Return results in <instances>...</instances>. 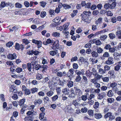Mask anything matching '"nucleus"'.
<instances>
[{
	"mask_svg": "<svg viewBox=\"0 0 121 121\" xmlns=\"http://www.w3.org/2000/svg\"><path fill=\"white\" fill-rule=\"evenodd\" d=\"M57 83L56 79L55 78H52L51 81L49 82V86L50 88L52 90L54 89Z\"/></svg>",
	"mask_w": 121,
	"mask_h": 121,
	"instance_id": "obj_1",
	"label": "nucleus"
},
{
	"mask_svg": "<svg viewBox=\"0 0 121 121\" xmlns=\"http://www.w3.org/2000/svg\"><path fill=\"white\" fill-rule=\"evenodd\" d=\"M56 75L58 76L60 78H63L66 76V73L65 71H64L63 72L59 71L57 73Z\"/></svg>",
	"mask_w": 121,
	"mask_h": 121,
	"instance_id": "obj_2",
	"label": "nucleus"
},
{
	"mask_svg": "<svg viewBox=\"0 0 121 121\" xmlns=\"http://www.w3.org/2000/svg\"><path fill=\"white\" fill-rule=\"evenodd\" d=\"M113 56L114 59L117 61L119 60L120 59V54L117 52H115L113 54Z\"/></svg>",
	"mask_w": 121,
	"mask_h": 121,
	"instance_id": "obj_3",
	"label": "nucleus"
},
{
	"mask_svg": "<svg viewBox=\"0 0 121 121\" xmlns=\"http://www.w3.org/2000/svg\"><path fill=\"white\" fill-rule=\"evenodd\" d=\"M37 58V56H34L33 57V59H32V61L31 62V63H30L32 66L34 68L35 67V66L37 63V61L36 60Z\"/></svg>",
	"mask_w": 121,
	"mask_h": 121,
	"instance_id": "obj_4",
	"label": "nucleus"
},
{
	"mask_svg": "<svg viewBox=\"0 0 121 121\" xmlns=\"http://www.w3.org/2000/svg\"><path fill=\"white\" fill-rule=\"evenodd\" d=\"M74 88L77 95L80 96L82 94V93L80 89L78 88L76 86L74 87Z\"/></svg>",
	"mask_w": 121,
	"mask_h": 121,
	"instance_id": "obj_5",
	"label": "nucleus"
},
{
	"mask_svg": "<svg viewBox=\"0 0 121 121\" xmlns=\"http://www.w3.org/2000/svg\"><path fill=\"white\" fill-rule=\"evenodd\" d=\"M97 95V98L100 100H101L106 95V94L105 92H101L98 94Z\"/></svg>",
	"mask_w": 121,
	"mask_h": 121,
	"instance_id": "obj_6",
	"label": "nucleus"
},
{
	"mask_svg": "<svg viewBox=\"0 0 121 121\" xmlns=\"http://www.w3.org/2000/svg\"><path fill=\"white\" fill-rule=\"evenodd\" d=\"M114 62L112 57H109L107 60L105 61V63L108 65H110L113 63Z\"/></svg>",
	"mask_w": 121,
	"mask_h": 121,
	"instance_id": "obj_7",
	"label": "nucleus"
},
{
	"mask_svg": "<svg viewBox=\"0 0 121 121\" xmlns=\"http://www.w3.org/2000/svg\"><path fill=\"white\" fill-rule=\"evenodd\" d=\"M84 70L83 69H81V71L76 70L75 71V73L78 76H80L81 75H83L84 74Z\"/></svg>",
	"mask_w": 121,
	"mask_h": 121,
	"instance_id": "obj_8",
	"label": "nucleus"
},
{
	"mask_svg": "<svg viewBox=\"0 0 121 121\" xmlns=\"http://www.w3.org/2000/svg\"><path fill=\"white\" fill-rule=\"evenodd\" d=\"M17 57L16 54L13 53V54H9L8 55V59L10 60H13L15 59Z\"/></svg>",
	"mask_w": 121,
	"mask_h": 121,
	"instance_id": "obj_9",
	"label": "nucleus"
},
{
	"mask_svg": "<svg viewBox=\"0 0 121 121\" xmlns=\"http://www.w3.org/2000/svg\"><path fill=\"white\" fill-rule=\"evenodd\" d=\"M117 65L114 67V69L115 70L118 71L121 67V62H117Z\"/></svg>",
	"mask_w": 121,
	"mask_h": 121,
	"instance_id": "obj_10",
	"label": "nucleus"
},
{
	"mask_svg": "<svg viewBox=\"0 0 121 121\" xmlns=\"http://www.w3.org/2000/svg\"><path fill=\"white\" fill-rule=\"evenodd\" d=\"M32 42L33 43H34L35 44H37L40 47H41V46L42 42L41 41H38L36 40L33 39L32 40Z\"/></svg>",
	"mask_w": 121,
	"mask_h": 121,
	"instance_id": "obj_11",
	"label": "nucleus"
},
{
	"mask_svg": "<svg viewBox=\"0 0 121 121\" xmlns=\"http://www.w3.org/2000/svg\"><path fill=\"white\" fill-rule=\"evenodd\" d=\"M117 85V83L115 82H113L111 83L110 84V86L112 87V89L116 90L117 89V87L116 86Z\"/></svg>",
	"mask_w": 121,
	"mask_h": 121,
	"instance_id": "obj_12",
	"label": "nucleus"
},
{
	"mask_svg": "<svg viewBox=\"0 0 121 121\" xmlns=\"http://www.w3.org/2000/svg\"><path fill=\"white\" fill-rule=\"evenodd\" d=\"M62 91L65 95H68L69 92V90L68 88H64L62 90Z\"/></svg>",
	"mask_w": 121,
	"mask_h": 121,
	"instance_id": "obj_13",
	"label": "nucleus"
},
{
	"mask_svg": "<svg viewBox=\"0 0 121 121\" xmlns=\"http://www.w3.org/2000/svg\"><path fill=\"white\" fill-rule=\"evenodd\" d=\"M42 100L40 99L35 100L34 102V104L35 105H39L42 103Z\"/></svg>",
	"mask_w": 121,
	"mask_h": 121,
	"instance_id": "obj_14",
	"label": "nucleus"
},
{
	"mask_svg": "<svg viewBox=\"0 0 121 121\" xmlns=\"http://www.w3.org/2000/svg\"><path fill=\"white\" fill-rule=\"evenodd\" d=\"M107 95L109 97H111L113 96L114 93L111 90H109L107 92Z\"/></svg>",
	"mask_w": 121,
	"mask_h": 121,
	"instance_id": "obj_15",
	"label": "nucleus"
},
{
	"mask_svg": "<svg viewBox=\"0 0 121 121\" xmlns=\"http://www.w3.org/2000/svg\"><path fill=\"white\" fill-rule=\"evenodd\" d=\"M54 92L52 90L49 91L46 93L47 96L49 97H50L52 96L54 94Z\"/></svg>",
	"mask_w": 121,
	"mask_h": 121,
	"instance_id": "obj_16",
	"label": "nucleus"
},
{
	"mask_svg": "<svg viewBox=\"0 0 121 121\" xmlns=\"http://www.w3.org/2000/svg\"><path fill=\"white\" fill-rule=\"evenodd\" d=\"M94 77L96 79L99 80L103 77L102 75H100L98 73H96L94 76Z\"/></svg>",
	"mask_w": 121,
	"mask_h": 121,
	"instance_id": "obj_17",
	"label": "nucleus"
},
{
	"mask_svg": "<svg viewBox=\"0 0 121 121\" xmlns=\"http://www.w3.org/2000/svg\"><path fill=\"white\" fill-rule=\"evenodd\" d=\"M103 19L101 17H99L98 19L96 21L95 23L97 25L100 24L102 22Z\"/></svg>",
	"mask_w": 121,
	"mask_h": 121,
	"instance_id": "obj_18",
	"label": "nucleus"
},
{
	"mask_svg": "<svg viewBox=\"0 0 121 121\" xmlns=\"http://www.w3.org/2000/svg\"><path fill=\"white\" fill-rule=\"evenodd\" d=\"M116 34L119 39H121V30H117Z\"/></svg>",
	"mask_w": 121,
	"mask_h": 121,
	"instance_id": "obj_19",
	"label": "nucleus"
},
{
	"mask_svg": "<svg viewBox=\"0 0 121 121\" xmlns=\"http://www.w3.org/2000/svg\"><path fill=\"white\" fill-rule=\"evenodd\" d=\"M25 99L24 98L21 99L19 102V105L22 107L24 106V104L25 101Z\"/></svg>",
	"mask_w": 121,
	"mask_h": 121,
	"instance_id": "obj_20",
	"label": "nucleus"
},
{
	"mask_svg": "<svg viewBox=\"0 0 121 121\" xmlns=\"http://www.w3.org/2000/svg\"><path fill=\"white\" fill-rule=\"evenodd\" d=\"M98 73L101 74H103L105 73L106 72L104 69L101 68L99 69Z\"/></svg>",
	"mask_w": 121,
	"mask_h": 121,
	"instance_id": "obj_21",
	"label": "nucleus"
},
{
	"mask_svg": "<svg viewBox=\"0 0 121 121\" xmlns=\"http://www.w3.org/2000/svg\"><path fill=\"white\" fill-rule=\"evenodd\" d=\"M91 54L92 56L94 57H96L98 56V54L97 52L94 51L92 52Z\"/></svg>",
	"mask_w": 121,
	"mask_h": 121,
	"instance_id": "obj_22",
	"label": "nucleus"
},
{
	"mask_svg": "<svg viewBox=\"0 0 121 121\" xmlns=\"http://www.w3.org/2000/svg\"><path fill=\"white\" fill-rule=\"evenodd\" d=\"M27 67L28 69L30 72L31 71L32 69H34L33 67L30 64V63H27Z\"/></svg>",
	"mask_w": 121,
	"mask_h": 121,
	"instance_id": "obj_23",
	"label": "nucleus"
},
{
	"mask_svg": "<svg viewBox=\"0 0 121 121\" xmlns=\"http://www.w3.org/2000/svg\"><path fill=\"white\" fill-rule=\"evenodd\" d=\"M24 91V94L26 95H29L31 93L30 91L28 88H27Z\"/></svg>",
	"mask_w": 121,
	"mask_h": 121,
	"instance_id": "obj_24",
	"label": "nucleus"
},
{
	"mask_svg": "<svg viewBox=\"0 0 121 121\" xmlns=\"http://www.w3.org/2000/svg\"><path fill=\"white\" fill-rule=\"evenodd\" d=\"M38 91V89L36 87H34L30 89V91L32 94H34L36 92Z\"/></svg>",
	"mask_w": 121,
	"mask_h": 121,
	"instance_id": "obj_25",
	"label": "nucleus"
},
{
	"mask_svg": "<svg viewBox=\"0 0 121 121\" xmlns=\"http://www.w3.org/2000/svg\"><path fill=\"white\" fill-rule=\"evenodd\" d=\"M60 34L57 32H54L52 34V35L53 36L56 37H59Z\"/></svg>",
	"mask_w": 121,
	"mask_h": 121,
	"instance_id": "obj_26",
	"label": "nucleus"
},
{
	"mask_svg": "<svg viewBox=\"0 0 121 121\" xmlns=\"http://www.w3.org/2000/svg\"><path fill=\"white\" fill-rule=\"evenodd\" d=\"M15 6L16 8H21L22 7V5L21 4L19 3H15Z\"/></svg>",
	"mask_w": 121,
	"mask_h": 121,
	"instance_id": "obj_27",
	"label": "nucleus"
},
{
	"mask_svg": "<svg viewBox=\"0 0 121 121\" xmlns=\"http://www.w3.org/2000/svg\"><path fill=\"white\" fill-rule=\"evenodd\" d=\"M95 116V117L97 119H100L102 117V116L100 113L96 114Z\"/></svg>",
	"mask_w": 121,
	"mask_h": 121,
	"instance_id": "obj_28",
	"label": "nucleus"
},
{
	"mask_svg": "<svg viewBox=\"0 0 121 121\" xmlns=\"http://www.w3.org/2000/svg\"><path fill=\"white\" fill-rule=\"evenodd\" d=\"M69 25V23H67L64 24L62 26L63 28V30H65L68 28Z\"/></svg>",
	"mask_w": 121,
	"mask_h": 121,
	"instance_id": "obj_29",
	"label": "nucleus"
},
{
	"mask_svg": "<svg viewBox=\"0 0 121 121\" xmlns=\"http://www.w3.org/2000/svg\"><path fill=\"white\" fill-rule=\"evenodd\" d=\"M107 100L108 103H113L114 101V99L112 98L108 99Z\"/></svg>",
	"mask_w": 121,
	"mask_h": 121,
	"instance_id": "obj_30",
	"label": "nucleus"
},
{
	"mask_svg": "<svg viewBox=\"0 0 121 121\" xmlns=\"http://www.w3.org/2000/svg\"><path fill=\"white\" fill-rule=\"evenodd\" d=\"M58 96L57 95H55L51 97V99L52 101H55L57 100Z\"/></svg>",
	"mask_w": 121,
	"mask_h": 121,
	"instance_id": "obj_31",
	"label": "nucleus"
},
{
	"mask_svg": "<svg viewBox=\"0 0 121 121\" xmlns=\"http://www.w3.org/2000/svg\"><path fill=\"white\" fill-rule=\"evenodd\" d=\"M92 73L89 70H88L86 72V74L88 77L90 78L91 75Z\"/></svg>",
	"mask_w": 121,
	"mask_h": 121,
	"instance_id": "obj_32",
	"label": "nucleus"
},
{
	"mask_svg": "<svg viewBox=\"0 0 121 121\" xmlns=\"http://www.w3.org/2000/svg\"><path fill=\"white\" fill-rule=\"evenodd\" d=\"M91 12L90 11H84L83 12V14L87 16H89L91 14Z\"/></svg>",
	"mask_w": 121,
	"mask_h": 121,
	"instance_id": "obj_33",
	"label": "nucleus"
},
{
	"mask_svg": "<svg viewBox=\"0 0 121 121\" xmlns=\"http://www.w3.org/2000/svg\"><path fill=\"white\" fill-rule=\"evenodd\" d=\"M60 18L58 17H56L53 20V21L56 23H57L60 21Z\"/></svg>",
	"mask_w": 121,
	"mask_h": 121,
	"instance_id": "obj_34",
	"label": "nucleus"
},
{
	"mask_svg": "<svg viewBox=\"0 0 121 121\" xmlns=\"http://www.w3.org/2000/svg\"><path fill=\"white\" fill-rule=\"evenodd\" d=\"M91 41H89V43H87V44H86L84 46V47L86 48H90L91 47Z\"/></svg>",
	"mask_w": 121,
	"mask_h": 121,
	"instance_id": "obj_35",
	"label": "nucleus"
},
{
	"mask_svg": "<svg viewBox=\"0 0 121 121\" xmlns=\"http://www.w3.org/2000/svg\"><path fill=\"white\" fill-rule=\"evenodd\" d=\"M109 37L110 38L112 39L115 37V35L113 33H110L109 34Z\"/></svg>",
	"mask_w": 121,
	"mask_h": 121,
	"instance_id": "obj_36",
	"label": "nucleus"
},
{
	"mask_svg": "<svg viewBox=\"0 0 121 121\" xmlns=\"http://www.w3.org/2000/svg\"><path fill=\"white\" fill-rule=\"evenodd\" d=\"M82 78V77L81 76H78L76 77L75 79V81L76 82H79L81 81Z\"/></svg>",
	"mask_w": 121,
	"mask_h": 121,
	"instance_id": "obj_37",
	"label": "nucleus"
},
{
	"mask_svg": "<svg viewBox=\"0 0 121 121\" xmlns=\"http://www.w3.org/2000/svg\"><path fill=\"white\" fill-rule=\"evenodd\" d=\"M45 115V113L44 112H42L40 113L39 115V118L40 120H42L44 118V117Z\"/></svg>",
	"mask_w": 121,
	"mask_h": 121,
	"instance_id": "obj_38",
	"label": "nucleus"
},
{
	"mask_svg": "<svg viewBox=\"0 0 121 121\" xmlns=\"http://www.w3.org/2000/svg\"><path fill=\"white\" fill-rule=\"evenodd\" d=\"M81 98L84 101H86L87 99H88L87 95H82L81 96Z\"/></svg>",
	"mask_w": 121,
	"mask_h": 121,
	"instance_id": "obj_39",
	"label": "nucleus"
},
{
	"mask_svg": "<svg viewBox=\"0 0 121 121\" xmlns=\"http://www.w3.org/2000/svg\"><path fill=\"white\" fill-rule=\"evenodd\" d=\"M36 79L38 80H40L43 77L40 74L38 73L36 74Z\"/></svg>",
	"mask_w": 121,
	"mask_h": 121,
	"instance_id": "obj_40",
	"label": "nucleus"
},
{
	"mask_svg": "<svg viewBox=\"0 0 121 121\" xmlns=\"http://www.w3.org/2000/svg\"><path fill=\"white\" fill-rule=\"evenodd\" d=\"M22 69L20 67H17L15 70V71L16 72L18 73H20L22 71Z\"/></svg>",
	"mask_w": 121,
	"mask_h": 121,
	"instance_id": "obj_41",
	"label": "nucleus"
},
{
	"mask_svg": "<svg viewBox=\"0 0 121 121\" xmlns=\"http://www.w3.org/2000/svg\"><path fill=\"white\" fill-rule=\"evenodd\" d=\"M56 91L57 93V95L60 94L61 92V89L60 87H58L56 89Z\"/></svg>",
	"mask_w": 121,
	"mask_h": 121,
	"instance_id": "obj_42",
	"label": "nucleus"
},
{
	"mask_svg": "<svg viewBox=\"0 0 121 121\" xmlns=\"http://www.w3.org/2000/svg\"><path fill=\"white\" fill-rule=\"evenodd\" d=\"M71 7V6L68 4H63V7L65 9H69Z\"/></svg>",
	"mask_w": 121,
	"mask_h": 121,
	"instance_id": "obj_43",
	"label": "nucleus"
},
{
	"mask_svg": "<svg viewBox=\"0 0 121 121\" xmlns=\"http://www.w3.org/2000/svg\"><path fill=\"white\" fill-rule=\"evenodd\" d=\"M116 3L115 2H113L111 5L110 4V8L111 9H114L116 6Z\"/></svg>",
	"mask_w": 121,
	"mask_h": 121,
	"instance_id": "obj_44",
	"label": "nucleus"
},
{
	"mask_svg": "<svg viewBox=\"0 0 121 121\" xmlns=\"http://www.w3.org/2000/svg\"><path fill=\"white\" fill-rule=\"evenodd\" d=\"M48 68V66L46 65H43L41 66V68L43 69L42 70V72H43L47 70V68Z\"/></svg>",
	"mask_w": 121,
	"mask_h": 121,
	"instance_id": "obj_45",
	"label": "nucleus"
},
{
	"mask_svg": "<svg viewBox=\"0 0 121 121\" xmlns=\"http://www.w3.org/2000/svg\"><path fill=\"white\" fill-rule=\"evenodd\" d=\"M40 5L43 8H44L45 7L46 4V2L44 1L40 2Z\"/></svg>",
	"mask_w": 121,
	"mask_h": 121,
	"instance_id": "obj_46",
	"label": "nucleus"
},
{
	"mask_svg": "<svg viewBox=\"0 0 121 121\" xmlns=\"http://www.w3.org/2000/svg\"><path fill=\"white\" fill-rule=\"evenodd\" d=\"M95 97V95L93 94H91L89 97L88 98V99L89 100H90L91 99L94 98Z\"/></svg>",
	"mask_w": 121,
	"mask_h": 121,
	"instance_id": "obj_47",
	"label": "nucleus"
},
{
	"mask_svg": "<svg viewBox=\"0 0 121 121\" xmlns=\"http://www.w3.org/2000/svg\"><path fill=\"white\" fill-rule=\"evenodd\" d=\"M110 69V67L107 65H105L104 67V69L105 72L109 70Z\"/></svg>",
	"mask_w": 121,
	"mask_h": 121,
	"instance_id": "obj_48",
	"label": "nucleus"
},
{
	"mask_svg": "<svg viewBox=\"0 0 121 121\" xmlns=\"http://www.w3.org/2000/svg\"><path fill=\"white\" fill-rule=\"evenodd\" d=\"M110 4L108 3H106L104 5V7L105 9H108L109 8H110Z\"/></svg>",
	"mask_w": 121,
	"mask_h": 121,
	"instance_id": "obj_49",
	"label": "nucleus"
},
{
	"mask_svg": "<svg viewBox=\"0 0 121 121\" xmlns=\"http://www.w3.org/2000/svg\"><path fill=\"white\" fill-rule=\"evenodd\" d=\"M110 56L108 52H105L103 56L104 57H109Z\"/></svg>",
	"mask_w": 121,
	"mask_h": 121,
	"instance_id": "obj_50",
	"label": "nucleus"
},
{
	"mask_svg": "<svg viewBox=\"0 0 121 121\" xmlns=\"http://www.w3.org/2000/svg\"><path fill=\"white\" fill-rule=\"evenodd\" d=\"M49 53L51 55L54 56L56 54V52L55 51H50Z\"/></svg>",
	"mask_w": 121,
	"mask_h": 121,
	"instance_id": "obj_51",
	"label": "nucleus"
},
{
	"mask_svg": "<svg viewBox=\"0 0 121 121\" xmlns=\"http://www.w3.org/2000/svg\"><path fill=\"white\" fill-rule=\"evenodd\" d=\"M24 4L25 6L26 7H28L30 6V3L27 1H25L24 3Z\"/></svg>",
	"mask_w": 121,
	"mask_h": 121,
	"instance_id": "obj_52",
	"label": "nucleus"
},
{
	"mask_svg": "<svg viewBox=\"0 0 121 121\" xmlns=\"http://www.w3.org/2000/svg\"><path fill=\"white\" fill-rule=\"evenodd\" d=\"M97 50V52L98 53H102L103 51L102 49L100 47L98 48Z\"/></svg>",
	"mask_w": 121,
	"mask_h": 121,
	"instance_id": "obj_53",
	"label": "nucleus"
},
{
	"mask_svg": "<svg viewBox=\"0 0 121 121\" xmlns=\"http://www.w3.org/2000/svg\"><path fill=\"white\" fill-rule=\"evenodd\" d=\"M46 15V12L45 11L41 12L40 14L41 17L43 18Z\"/></svg>",
	"mask_w": 121,
	"mask_h": 121,
	"instance_id": "obj_54",
	"label": "nucleus"
},
{
	"mask_svg": "<svg viewBox=\"0 0 121 121\" xmlns=\"http://www.w3.org/2000/svg\"><path fill=\"white\" fill-rule=\"evenodd\" d=\"M99 106V103L97 102H95V104L94 105V107L96 109L98 108Z\"/></svg>",
	"mask_w": 121,
	"mask_h": 121,
	"instance_id": "obj_55",
	"label": "nucleus"
},
{
	"mask_svg": "<svg viewBox=\"0 0 121 121\" xmlns=\"http://www.w3.org/2000/svg\"><path fill=\"white\" fill-rule=\"evenodd\" d=\"M107 37V36L106 35H102L100 37V39L101 40H104Z\"/></svg>",
	"mask_w": 121,
	"mask_h": 121,
	"instance_id": "obj_56",
	"label": "nucleus"
},
{
	"mask_svg": "<svg viewBox=\"0 0 121 121\" xmlns=\"http://www.w3.org/2000/svg\"><path fill=\"white\" fill-rule=\"evenodd\" d=\"M14 82L15 84L17 85H20L21 83V81L18 80H16Z\"/></svg>",
	"mask_w": 121,
	"mask_h": 121,
	"instance_id": "obj_57",
	"label": "nucleus"
},
{
	"mask_svg": "<svg viewBox=\"0 0 121 121\" xmlns=\"http://www.w3.org/2000/svg\"><path fill=\"white\" fill-rule=\"evenodd\" d=\"M73 82L72 81H69L67 84L68 86L69 87H72L73 85Z\"/></svg>",
	"mask_w": 121,
	"mask_h": 121,
	"instance_id": "obj_58",
	"label": "nucleus"
},
{
	"mask_svg": "<svg viewBox=\"0 0 121 121\" xmlns=\"http://www.w3.org/2000/svg\"><path fill=\"white\" fill-rule=\"evenodd\" d=\"M55 42V45H56V48H57V49H59V42L58 40H56Z\"/></svg>",
	"mask_w": 121,
	"mask_h": 121,
	"instance_id": "obj_59",
	"label": "nucleus"
},
{
	"mask_svg": "<svg viewBox=\"0 0 121 121\" xmlns=\"http://www.w3.org/2000/svg\"><path fill=\"white\" fill-rule=\"evenodd\" d=\"M38 95L40 96H44L45 94L43 91H40L39 92Z\"/></svg>",
	"mask_w": 121,
	"mask_h": 121,
	"instance_id": "obj_60",
	"label": "nucleus"
},
{
	"mask_svg": "<svg viewBox=\"0 0 121 121\" xmlns=\"http://www.w3.org/2000/svg\"><path fill=\"white\" fill-rule=\"evenodd\" d=\"M112 113L111 112H108L104 116V117L105 118H107L108 117H110V116L111 115Z\"/></svg>",
	"mask_w": 121,
	"mask_h": 121,
	"instance_id": "obj_61",
	"label": "nucleus"
},
{
	"mask_svg": "<svg viewBox=\"0 0 121 121\" xmlns=\"http://www.w3.org/2000/svg\"><path fill=\"white\" fill-rule=\"evenodd\" d=\"M102 79L104 82H107L109 81V78L108 77H105L102 78Z\"/></svg>",
	"mask_w": 121,
	"mask_h": 121,
	"instance_id": "obj_62",
	"label": "nucleus"
},
{
	"mask_svg": "<svg viewBox=\"0 0 121 121\" xmlns=\"http://www.w3.org/2000/svg\"><path fill=\"white\" fill-rule=\"evenodd\" d=\"M15 87L14 85H11L10 86V87L9 88V91L10 92H12L13 91V90L15 88Z\"/></svg>",
	"mask_w": 121,
	"mask_h": 121,
	"instance_id": "obj_63",
	"label": "nucleus"
},
{
	"mask_svg": "<svg viewBox=\"0 0 121 121\" xmlns=\"http://www.w3.org/2000/svg\"><path fill=\"white\" fill-rule=\"evenodd\" d=\"M42 63L44 65L47 64H48V62L47 60L43 58H42Z\"/></svg>",
	"mask_w": 121,
	"mask_h": 121,
	"instance_id": "obj_64",
	"label": "nucleus"
}]
</instances>
